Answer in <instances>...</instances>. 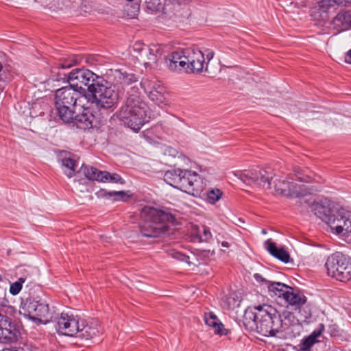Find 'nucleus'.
Returning a JSON list of instances; mask_svg holds the SVG:
<instances>
[{"instance_id": "obj_1", "label": "nucleus", "mask_w": 351, "mask_h": 351, "mask_svg": "<svg viewBox=\"0 0 351 351\" xmlns=\"http://www.w3.org/2000/svg\"><path fill=\"white\" fill-rule=\"evenodd\" d=\"M243 324L250 330L265 337L275 336L282 326V320L277 310L263 304L245 311Z\"/></svg>"}, {"instance_id": "obj_2", "label": "nucleus", "mask_w": 351, "mask_h": 351, "mask_svg": "<svg viewBox=\"0 0 351 351\" xmlns=\"http://www.w3.org/2000/svg\"><path fill=\"white\" fill-rule=\"evenodd\" d=\"M118 118L123 125L135 132L149 121V108L141 98L138 88L133 86L128 90V97L120 108Z\"/></svg>"}, {"instance_id": "obj_3", "label": "nucleus", "mask_w": 351, "mask_h": 351, "mask_svg": "<svg viewBox=\"0 0 351 351\" xmlns=\"http://www.w3.org/2000/svg\"><path fill=\"white\" fill-rule=\"evenodd\" d=\"M90 98L71 85L58 89L55 93V107L59 118L64 123L73 119L77 108H88Z\"/></svg>"}, {"instance_id": "obj_4", "label": "nucleus", "mask_w": 351, "mask_h": 351, "mask_svg": "<svg viewBox=\"0 0 351 351\" xmlns=\"http://www.w3.org/2000/svg\"><path fill=\"white\" fill-rule=\"evenodd\" d=\"M312 210L315 215L327 223L332 231L339 234L343 232V230H348L349 226L346 225L348 214L350 211L335 205L328 199L315 202L312 206Z\"/></svg>"}, {"instance_id": "obj_5", "label": "nucleus", "mask_w": 351, "mask_h": 351, "mask_svg": "<svg viewBox=\"0 0 351 351\" xmlns=\"http://www.w3.org/2000/svg\"><path fill=\"white\" fill-rule=\"evenodd\" d=\"M141 218L144 221L141 232L146 237H160L167 230L166 222L173 219V215L149 206L142 208Z\"/></svg>"}, {"instance_id": "obj_6", "label": "nucleus", "mask_w": 351, "mask_h": 351, "mask_svg": "<svg viewBox=\"0 0 351 351\" xmlns=\"http://www.w3.org/2000/svg\"><path fill=\"white\" fill-rule=\"evenodd\" d=\"M327 274L341 282L351 280V258L340 252L329 256L325 263Z\"/></svg>"}, {"instance_id": "obj_7", "label": "nucleus", "mask_w": 351, "mask_h": 351, "mask_svg": "<svg viewBox=\"0 0 351 351\" xmlns=\"http://www.w3.org/2000/svg\"><path fill=\"white\" fill-rule=\"evenodd\" d=\"M20 312L36 323L46 324L53 321L49 305L37 298L29 297L22 303Z\"/></svg>"}, {"instance_id": "obj_8", "label": "nucleus", "mask_w": 351, "mask_h": 351, "mask_svg": "<svg viewBox=\"0 0 351 351\" xmlns=\"http://www.w3.org/2000/svg\"><path fill=\"white\" fill-rule=\"evenodd\" d=\"M184 55L186 73H200L204 69L208 72V64L213 58L215 52L210 49H205L203 51L196 47H188L184 49Z\"/></svg>"}, {"instance_id": "obj_9", "label": "nucleus", "mask_w": 351, "mask_h": 351, "mask_svg": "<svg viewBox=\"0 0 351 351\" xmlns=\"http://www.w3.org/2000/svg\"><path fill=\"white\" fill-rule=\"evenodd\" d=\"M233 174L248 185L256 184L264 189H271V180L274 176L272 169L269 167H255L249 169L234 171Z\"/></svg>"}, {"instance_id": "obj_10", "label": "nucleus", "mask_w": 351, "mask_h": 351, "mask_svg": "<svg viewBox=\"0 0 351 351\" xmlns=\"http://www.w3.org/2000/svg\"><path fill=\"white\" fill-rule=\"evenodd\" d=\"M107 84L105 80L104 82H99V85L90 92L91 104L95 102L98 108L109 109L118 104L119 95L116 86Z\"/></svg>"}, {"instance_id": "obj_11", "label": "nucleus", "mask_w": 351, "mask_h": 351, "mask_svg": "<svg viewBox=\"0 0 351 351\" xmlns=\"http://www.w3.org/2000/svg\"><path fill=\"white\" fill-rule=\"evenodd\" d=\"M67 82L69 85L79 90H84V86H86L87 90L90 93L96 86L99 85V82H104V79L89 69L82 68L71 71L68 74Z\"/></svg>"}, {"instance_id": "obj_12", "label": "nucleus", "mask_w": 351, "mask_h": 351, "mask_svg": "<svg viewBox=\"0 0 351 351\" xmlns=\"http://www.w3.org/2000/svg\"><path fill=\"white\" fill-rule=\"evenodd\" d=\"M204 188L201 177L195 171L183 170L177 189L188 193L195 195Z\"/></svg>"}, {"instance_id": "obj_13", "label": "nucleus", "mask_w": 351, "mask_h": 351, "mask_svg": "<svg viewBox=\"0 0 351 351\" xmlns=\"http://www.w3.org/2000/svg\"><path fill=\"white\" fill-rule=\"evenodd\" d=\"M54 321L56 322V330L58 333L73 336L79 331L80 319L72 315L62 313L60 316L54 317Z\"/></svg>"}, {"instance_id": "obj_14", "label": "nucleus", "mask_w": 351, "mask_h": 351, "mask_svg": "<svg viewBox=\"0 0 351 351\" xmlns=\"http://www.w3.org/2000/svg\"><path fill=\"white\" fill-rule=\"evenodd\" d=\"M141 86L147 94L149 98L157 105L165 104L166 97L164 95V88L155 82L144 80L141 82Z\"/></svg>"}, {"instance_id": "obj_15", "label": "nucleus", "mask_w": 351, "mask_h": 351, "mask_svg": "<svg viewBox=\"0 0 351 351\" xmlns=\"http://www.w3.org/2000/svg\"><path fill=\"white\" fill-rule=\"evenodd\" d=\"M184 56V49L173 51L165 59L167 66L172 71L186 72Z\"/></svg>"}, {"instance_id": "obj_16", "label": "nucleus", "mask_w": 351, "mask_h": 351, "mask_svg": "<svg viewBox=\"0 0 351 351\" xmlns=\"http://www.w3.org/2000/svg\"><path fill=\"white\" fill-rule=\"evenodd\" d=\"M80 328L77 331V337L80 339L86 340L91 339L98 335L100 332L99 325L97 321H86L80 319Z\"/></svg>"}, {"instance_id": "obj_17", "label": "nucleus", "mask_w": 351, "mask_h": 351, "mask_svg": "<svg viewBox=\"0 0 351 351\" xmlns=\"http://www.w3.org/2000/svg\"><path fill=\"white\" fill-rule=\"evenodd\" d=\"M331 25L337 33L347 30L351 27V10H342L332 19Z\"/></svg>"}, {"instance_id": "obj_18", "label": "nucleus", "mask_w": 351, "mask_h": 351, "mask_svg": "<svg viewBox=\"0 0 351 351\" xmlns=\"http://www.w3.org/2000/svg\"><path fill=\"white\" fill-rule=\"evenodd\" d=\"M91 103L88 104V108L85 110L84 108L82 112L75 115L73 114V119L69 123H73L77 128L86 130L90 128L93 126V121L94 119L93 115L90 113L89 108H90ZM80 110L81 108H79Z\"/></svg>"}, {"instance_id": "obj_19", "label": "nucleus", "mask_w": 351, "mask_h": 351, "mask_svg": "<svg viewBox=\"0 0 351 351\" xmlns=\"http://www.w3.org/2000/svg\"><path fill=\"white\" fill-rule=\"evenodd\" d=\"M58 160L64 169V172L69 178L73 176L77 167L76 161L71 153L62 151L58 155Z\"/></svg>"}, {"instance_id": "obj_20", "label": "nucleus", "mask_w": 351, "mask_h": 351, "mask_svg": "<svg viewBox=\"0 0 351 351\" xmlns=\"http://www.w3.org/2000/svg\"><path fill=\"white\" fill-rule=\"evenodd\" d=\"M265 246L269 254L275 258L285 263L289 262L290 255L284 247H277L276 243L271 239L265 241Z\"/></svg>"}, {"instance_id": "obj_21", "label": "nucleus", "mask_w": 351, "mask_h": 351, "mask_svg": "<svg viewBox=\"0 0 351 351\" xmlns=\"http://www.w3.org/2000/svg\"><path fill=\"white\" fill-rule=\"evenodd\" d=\"M291 290V287L278 282H269L268 285V292L271 297L277 298L280 301H284L287 293Z\"/></svg>"}, {"instance_id": "obj_22", "label": "nucleus", "mask_w": 351, "mask_h": 351, "mask_svg": "<svg viewBox=\"0 0 351 351\" xmlns=\"http://www.w3.org/2000/svg\"><path fill=\"white\" fill-rule=\"evenodd\" d=\"M306 300L307 298L304 294L295 291L293 288L291 287V290H289L287 293L284 302L287 306L291 305L296 308L299 305L306 304Z\"/></svg>"}, {"instance_id": "obj_23", "label": "nucleus", "mask_w": 351, "mask_h": 351, "mask_svg": "<svg viewBox=\"0 0 351 351\" xmlns=\"http://www.w3.org/2000/svg\"><path fill=\"white\" fill-rule=\"evenodd\" d=\"M11 78L10 66L5 64L3 54L0 53V94L5 90Z\"/></svg>"}, {"instance_id": "obj_24", "label": "nucleus", "mask_w": 351, "mask_h": 351, "mask_svg": "<svg viewBox=\"0 0 351 351\" xmlns=\"http://www.w3.org/2000/svg\"><path fill=\"white\" fill-rule=\"evenodd\" d=\"M82 171L88 180H97L99 182H104V178L105 176L108 175V171H99L93 167H82Z\"/></svg>"}, {"instance_id": "obj_25", "label": "nucleus", "mask_w": 351, "mask_h": 351, "mask_svg": "<svg viewBox=\"0 0 351 351\" xmlns=\"http://www.w3.org/2000/svg\"><path fill=\"white\" fill-rule=\"evenodd\" d=\"M114 77L116 80L120 83V86L123 88L124 86H128L137 82V77L133 73H128L117 71L114 72Z\"/></svg>"}, {"instance_id": "obj_26", "label": "nucleus", "mask_w": 351, "mask_h": 351, "mask_svg": "<svg viewBox=\"0 0 351 351\" xmlns=\"http://www.w3.org/2000/svg\"><path fill=\"white\" fill-rule=\"evenodd\" d=\"M303 185H298L295 182H291L289 184V188L280 189L281 195L286 197H299L300 195H304L306 193V191L302 189Z\"/></svg>"}, {"instance_id": "obj_27", "label": "nucleus", "mask_w": 351, "mask_h": 351, "mask_svg": "<svg viewBox=\"0 0 351 351\" xmlns=\"http://www.w3.org/2000/svg\"><path fill=\"white\" fill-rule=\"evenodd\" d=\"M182 171L180 169L167 171L164 176L165 181L169 185L177 188L180 182Z\"/></svg>"}, {"instance_id": "obj_28", "label": "nucleus", "mask_w": 351, "mask_h": 351, "mask_svg": "<svg viewBox=\"0 0 351 351\" xmlns=\"http://www.w3.org/2000/svg\"><path fill=\"white\" fill-rule=\"evenodd\" d=\"M13 328L10 318L0 313V336L7 337L12 333Z\"/></svg>"}, {"instance_id": "obj_29", "label": "nucleus", "mask_w": 351, "mask_h": 351, "mask_svg": "<svg viewBox=\"0 0 351 351\" xmlns=\"http://www.w3.org/2000/svg\"><path fill=\"white\" fill-rule=\"evenodd\" d=\"M310 16L314 21L318 23L325 22L329 18L328 13L326 10H324V9L321 8L319 5L311 9Z\"/></svg>"}, {"instance_id": "obj_30", "label": "nucleus", "mask_w": 351, "mask_h": 351, "mask_svg": "<svg viewBox=\"0 0 351 351\" xmlns=\"http://www.w3.org/2000/svg\"><path fill=\"white\" fill-rule=\"evenodd\" d=\"M205 322L206 324L213 327L215 329V332L218 334H221V328H223V325L221 323L219 322V320L217 316L212 312H209L205 314Z\"/></svg>"}, {"instance_id": "obj_31", "label": "nucleus", "mask_w": 351, "mask_h": 351, "mask_svg": "<svg viewBox=\"0 0 351 351\" xmlns=\"http://www.w3.org/2000/svg\"><path fill=\"white\" fill-rule=\"evenodd\" d=\"M158 52V50L155 47L150 48L147 46V47H144L141 58L145 59V60H147L148 63L156 62L157 61ZM145 64H147V62H145Z\"/></svg>"}, {"instance_id": "obj_32", "label": "nucleus", "mask_w": 351, "mask_h": 351, "mask_svg": "<svg viewBox=\"0 0 351 351\" xmlns=\"http://www.w3.org/2000/svg\"><path fill=\"white\" fill-rule=\"evenodd\" d=\"M295 310H298V322H305L311 317V308L306 304L299 305L295 308Z\"/></svg>"}, {"instance_id": "obj_33", "label": "nucleus", "mask_w": 351, "mask_h": 351, "mask_svg": "<svg viewBox=\"0 0 351 351\" xmlns=\"http://www.w3.org/2000/svg\"><path fill=\"white\" fill-rule=\"evenodd\" d=\"M223 193L219 189H210L206 192V200L211 204H215L222 197Z\"/></svg>"}, {"instance_id": "obj_34", "label": "nucleus", "mask_w": 351, "mask_h": 351, "mask_svg": "<svg viewBox=\"0 0 351 351\" xmlns=\"http://www.w3.org/2000/svg\"><path fill=\"white\" fill-rule=\"evenodd\" d=\"M81 60V58L78 56H72L64 60L62 62L57 64V68L67 69L71 68L78 64Z\"/></svg>"}, {"instance_id": "obj_35", "label": "nucleus", "mask_w": 351, "mask_h": 351, "mask_svg": "<svg viewBox=\"0 0 351 351\" xmlns=\"http://www.w3.org/2000/svg\"><path fill=\"white\" fill-rule=\"evenodd\" d=\"M212 238V234L208 228L203 226L201 229H198L196 234H195V239L198 241H208Z\"/></svg>"}, {"instance_id": "obj_36", "label": "nucleus", "mask_w": 351, "mask_h": 351, "mask_svg": "<svg viewBox=\"0 0 351 351\" xmlns=\"http://www.w3.org/2000/svg\"><path fill=\"white\" fill-rule=\"evenodd\" d=\"M25 279L20 278L18 281L10 285V292L12 295H17L22 289V285L25 282Z\"/></svg>"}, {"instance_id": "obj_37", "label": "nucleus", "mask_w": 351, "mask_h": 351, "mask_svg": "<svg viewBox=\"0 0 351 351\" xmlns=\"http://www.w3.org/2000/svg\"><path fill=\"white\" fill-rule=\"evenodd\" d=\"M290 182L285 180H276L274 181V190L277 195H281L280 189L289 188Z\"/></svg>"}, {"instance_id": "obj_38", "label": "nucleus", "mask_w": 351, "mask_h": 351, "mask_svg": "<svg viewBox=\"0 0 351 351\" xmlns=\"http://www.w3.org/2000/svg\"><path fill=\"white\" fill-rule=\"evenodd\" d=\"M315 343L311 338H306L303 339L298 345V351H311V347Z\"/></svg>"}, {"instance_id": "obj_39", "label": "nucleus", "mask_w": 351, "mask_h": 351, "mask_svg": "<svg viewBox=\"0 0 351 351\" xmlns=\"http://www.w3.org/2000/svg\"><path fill=\"white\" fill-rule=\"evenodd\" d=\"M109 181L114 183L124 184L125 181L123 178L117 173H110L108 172V176H105L104 178V182Z\"/></svg>"}, {"instance_id": "obj_40", "label": "nucleus", "mask_w": 351, "mask_h": 351, "mask_svg": "<svg viewBox=\"0 0 351 351\" xmlns=\"http://www.w3.org/2000/svg\"><path fill=\"white\" fill-rule=\"evenodd\" d=\"M112 197L114 201H126L130 195L125 191H112Z\"/></svg>"}, {"instance_id": "obj_41", "label": "nucleus", "mask_w": 351, "mask_h": 351, "mask_svg": "<svg viewBox=\"0 0 351 351\" xmlns=\"http://www.w3.org/2000/svg\"><path fill=\"white\" fill-rule=\"evenodd\" d=\"M317 5L328 12V10L337 5V3L335 0H321Z\"/></svg>"}, {"instance_id": "obj_42", "label": "nucleus", "mask_w": 351, "mask_h": 351, "mask_svg": "<svg viewBox=\"0 0 351 351\" xmlns=\"http://www.w3.org/2000/svg\"><path fill=\"white\" fill-rule=\"evenodd\" d=\"M324 325L323 324H320L318 326V328L315 330L308 337V338H311V340L314 342V343H316L317 341V338L321 335V334L322 333V332L324 331Z\"/></svg>"}, {"instance_id": "obj_43", "label": "nucleus", "mask_w": 351, "mask_h": 351, "mask_svg": "<svg viewBox=\"0 0 351 351\" xmlns=\"http://www.w3.org/2000/svg\"><path fill=\"white\" fill-rule=\"evenodd\" d=\"M144 47H147V45H145L140 42L135 43L133 46L134 50L137 51L141 57L143 53Z\"/></svg>"}, {"instance_id": "obj_44", "label": "nucleus", "mask_w": 351, "mask_h": 351, "mask_svg": "<svg viewBox=\"0 0 351 351\" xmlns=\"http://www.w3.org/2000/svg\"><path fill=\"white\" fill-rule=\"evenodd\" d=\"M111 193H112V191H107L105 189H101L97 193V196L99 197H104L107 199H110L112 197V194Z\"/></svg>"}, {"instance_id": "obj_45", "label": "nucleus", "mask_w": 351, "mask_h": 351, "mask_svg": "<svg viewBox=\"0 0 351 351\" xmlns=\"http://www.w3.org/2000/svg\"><path fill=\"white\" fill-rule=\"evenodd\" d=\"M160 0H146V3L147 8L150 10H155L157 8V6L160 4Z\"/></svg>"}, {"instance_id": "obj_46", "label": "nucleus", "mask_w": 351, "mask_h": 351, "mask_svg": "<svg viewBox=\"0 0 351 351\" xmlns=\"http://www.w3.org/2000/svg\"><path fill=\"white\" fill-rule=\"evenodd\" d=\"M254 279L258 282L261 283L262 285L265 284L267 287L269 285V283L271 282L270 281L266 280L264 278L261 274H255L254 275Z\"/></svg>"}, {"instance_id": "obj_47", "label": "nucleus", "mask_w": 351, "mask_h": 351, "mask_svg": "<svg viewBox=\"0 0 351 351\" xmlns=\"http://www.w3.org/2000/svg\"><path fill=\"white\" fill-rule=\"evenodd\" d=\"M337 5L347 7L351 5V0H335Z\"/></svg>"}, {"instance_id": "obj_48", "label": "nucleus", "mask_w": 351, "mask_h": 351, "mask_svg": "<svg viewBox=\"0 0 351 351\" xmlns=\"http://www.w3.org/2000/svg\"><path fill=\"white\" fill-rule=\"evenodd\" d=\"M348 221L346 225L349 226L348 230H343V232L346 233H351V213L348 214V216L347 217Z\"/></svg>"}, {"instance_id": "obj_49", "label": "nucleus", "mask_w": 351, "mask_h": 351, "mask_svg": "<svg viewBox=\"0 0 351 351\" xmlns=\"http://www.w3.org/2000/svg\"><path fill=\"white\" fill-rule=\"evenodd\" d=\"M345 62L348 64H351V49L349 50L345 56Z\"/></svg>"}, {"instance_id": "obj_50", "label": "nucleus", "mask_w": 351, "mask_h": 351, "mask_svg": "<svg viewBox=\"0 0 351 351\" xmlns=\"http://www.w3.org/2000/svg\"><path fill=\"white\" fill-rule=\"evenodd\" d=\"M297 178L300 182H310V178L308 176L306 177H300L299 176H297Z\"/></svg>"}, {"instance_id": "obj_51", "label": "nucleus", "mask_w": 351, "mask_h": 351, "mask_svg": "<svg viewBox=\"0 0 351 351\" xmlns=\"http://www.w3.org/2000/svg\"><path fill=\"white\" fill-rule=\"evenodd\" d=\"M202 253L204 254V256H210L214 254V251H211L210 250H205L202 251Z\"/></svg>"}, {"instance_id": "obj_52", "label": "nucleus", "mask_w": 351, "mask_h": 351, "mask_svg": "<svg viewBox=\"0 0 351 351\" xmlns=\"http://www.w3.org/2000/svg\"><path fill=\"white\" fill-rule=\"evenodd\" d=\"M173 257L177 258V259H179V260H182V261H184V258H185V256L182 254H181L180 253H176L174 255H173Z\"/></svg>"}, {"instance_id": "obj_53", "label": "nucleus", "mask_w": 351, "mask_h": 351, "mask_svg": "<svg viewBox=\"0 0 351 351\" xmlns=\"http://www.w3.org/2000/svg\"><path fill=\"white\" fill-rule=\"evenodd\" d=\"M221 246L224 247H230V243L227 241H223L221 243Z\"/></svg>"}, {"instance_id": "obj_54", "label": "nucleus", "mask_w": 351, "mask_h": 351, "mask_svg": "<svg viewBox=\"0 0 351 351\" xmlns=\"http://www.w3.org/2000/svg\"><path fill=\"white\" fill-rule=\"evenodd\" d=\"M262 233H263V234H266V233H267V231H266L265 229H263V230H262Z\"/></svg>"}, {"instance_id": "obj_55", "label": "nucleus", "mask_w": 351, "mask_h": 351, "mask_svg": "<svg viewBox=\"0 0 351 351\" xmlns=\"http://www.w3.org/2000/svg\"><path fill=\"white\" fill-rule=\"evenodd\" d=\"M6 351H18V350H8Z\"/></svg>"}]
</instances>
